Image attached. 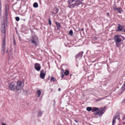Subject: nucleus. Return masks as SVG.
Segmentation results:
<instances>
[{
    "label": "nucleus",
    "mask_w": 125,
    "mask_h": 125,
    "mask_svg": "<svg viewBox=\"0 0 125 125\" xmlns=\"http://www.w3.org/2000/svg\"><path fill=\"white\" fill-rule=\"evenodd\" d=\"M9 54H11V51H9Z\"/></svg>",
    "instance_id": "ea45409f"
},
{
    "label": "nucleus",
    "mask_w": 125,
    "mask_h": 125,
    "mask_svg": "<svg viewBox=\"0 0 125 125\" xmlns=\"http://www.w3.org/2000/svg\"><path fill=\"white\" fill-rule=\"evenodd\" d=\"M55 79L53 77H51L50 80V81H51L54 82L55 81Z\"/></svg>",
    "instance_id": "b1692460"
},
{
    "label": "nucleus",
    "mask_w": 125,
    "mask_h": 125,
    "mask_svg": "<svg viewBox=\"0 0 125 125\" xmlns=\"http://www.w3.org/2000/svg\"><path fill=\"white\" fill-rule=\"evenodd\" d=\"M124 30V31H125V30Z\"/></svg>",
    "instance_id": "603ef678"
},
{
    "label": "nucleus",
    "mask_w": 125,
    "mask_h": 125,
    "mask_svg": "<svg viewBox=\"0 0 125 125\" xmlns=\"http://www.w3.org/2000/svg\"><path fill=\"white\" fill-rule=\"evenodd\" d=\"M107 15H109V14H108V13H107Z\"/></svg>",
    "instance_id": "09e8293b"
},
{
    "label": "nucleus",
    "mask_w": 125,
    "mask_h": 125,
    "mask_svg": "<svg viewBox=\"0 0 125 125\" xmlns=\"http://www.w3.org/2000/svg\"><path fill=\"white\" fill-rule=\"evenodd\" d=\"M123 39H125V38L124 37H123Z\"/></svg>",
    "instance_id": "3c124183"
},
{
    "label": "nucleus",
    "mask_w": 125,
    "mask_h": 125,
    "mask_svg": "<svg viewBox=\"0 0 125 125\" xmlns=\"http://www.w3.org/2000/svg\"><path fill=\"white\" fill-rule=\"evenodd\" d=\"M5 37L4 36V38L3 39V44L2 48V50L3 51L4 53V52L5 49Z\"/></svg>",
    "instance_id": "39448f33"
},
{
    "label": "nucleus",
    "mask_w": 125,
    "mask_h": 125,
    "mask_svg": "<svg viewBox=\"0 0 125 125\" xmlns=\"http://www.w3.org/2000/svg\"><path fill=\"white\" fill-rule=\"evenodd\" d=\"M104 99V98H100V99H96V100L97 101H100L101 100H103V99Z\"/></svg>",
    "instance_id": "bb28decb"
},
{
    "label": "nucleus",
    "mask_w": 125,
    "mask_h": 125,
    "mask_svg": "<svg viewBox=\"0 0 125 125\" xmlns=\"http://www.w3.org/2000/svg\"><path fill=\"white\" fill-rule=\"evenodd\" d=\"M125 90V82H124V84L121 88L120 90L121 92L120 93V94H122Z\"/></svg>",
    "instance_id": "1a4fd4ad"
},
{
    "label": "nucleus",
    "mask_w": 125,
    "mask_h": 125,
    "mask_svg": "<svg viewBox=\"0 0 125 125\" xmlns=\"http://www.w3.org/2000/svg\"><path fill=\"white\" fill-rule=\"evenodd\" d=\"M86 110L88 111H90L92 110V107H87L86 108Z\"/></svg>",
    "instance_id": "6ab92c4d"
},
{
    "label": "nucleus",
    "mask_w": 125,
    "mask_h": 125,
    "mask_svg": "<svg viewBox=\"0 0 125 125\" xmlns=\"http://www.w3.org/2000/svg\"><path fill=\"white\" fill-rule=\"evenodd\" d=\"M124 118H123V120H124Z\"/></svg>",
    "instance_id": "8fccbe9b"
},
{
    "label": "nucleus",
    "mask_w": 125,
    "mask_h": 125,
    "mask_svg": "<svg viewBox=\"0 0 125 125\" xmlns=\"http://www.w3.org/2000/svg\"><path fill=\"white\" fill-rule=\"evenodd\" d=\"M54 10L56 11V13H54L55 14H56V13H57L58 12V9L57 8H56L54 9Z\"/></svg>",
    "instance_id": "cd10ccee"
},
{
    "label": "nucleus",
    "mask_w": 125,
    "mask_h": 125,
    "mask_svg": "<svg viewBox=\"0 0 125 125\" xmlns=\"http://www.w3.org/2000/svg\"><path fill=\"white\" fill-rule=\"evenodd\" d=\"M55 23L57 27V30H59L61 28V24L59 22H56Z\"/></svg>",
    "instance_id": "2eb2a0df"
},
{
    "label": "nucleus",
    "mask_w": 125,
    "mask_h": 125,
    "mask_svg": "<svg viewBox=\"0 0 125 125\" xmlns=\"http://www.w3.org/2000/svg\"><path fill=\"white\" fill-rule=\"evenodd\" d=\"M94 114L95 115H97L98 114L99 115V113L98 112V111L97 112H94Z\"/></svg>",
    "instance_id": "c756f323"
},
{
    "label": "nucleus",
    "mask_w": 125,
    "mask_h": 125,
    "mask_svg": "<svg viewBox=\"0 0 125 125\" xmlns=\"http://www.w3.org/2000/svg\"><path fill=\"white\" fill-rule=\"evenodd\" d=\"M13 8H15V6H13Z\"/></svg>",
    "instance_id": "a18cd8bd"
},
{
    "label": "nucleus",
    "mask_w": 125,
    "mask_h": 125,
    "mask_svg": "<svg viewBox=\"0 0 125 125\" xmlns=\"http://www.w3.org/2000/svg\"><path fill=\"white\" fill-rule=\"evenodd\" d=\"M38 4L36 2L34 3L33 4V6L34 8H37L38 7Z\"/></svg>",
    "instance_id": "412c9836"
},
{
    "label": "nucleus",
    "mask_w": 125,
    "mask_h": 125,
    "mask_svg": "<svg viewBox=\"0 0 125 125\" xmlns=\"http://www.w3.org/2000/svg\"><path fill=\"white\" fill-rule=\"evenodd\" d=\"M32 44H34L36 46H37L36 43V39L35 37L32 36L31 39L29 41Z\"/></svg>",
    "instance_id": "f03ea898"
},
{
    "label": "nucleus",
    "mask_w": 125,
    "mask_h": 125,
    "mask_svg": "<svg viewBox=\"0 0 125 125\" xmlns=\"http://www.w3.org/2000/svg\"><path fill=\"white\" fill-rule=\"evenodd\" d=\"M99 109L98 108L95 107L92 109V112H93L94 111H98L99 110Z\"/></svg>",
    "instance_id": "a211bd4d"
},
{
    "label": "nucleus",
    "mask_w": 125,
    "mask_h": 125,
    "mask_svg": "<svg viewBox=\"0 0 125 125\" xmlns=\"http://www.w3.org/2000/svg\"><path fill=\"white\" fill-rule=\"evenodd\" d=\"M123 28V27L120 24H118L117 29L116 30V31H121L122 30Z\"/></svg>",
    "instance_id": "6e6552de"
},
{
    "label": "nucleus",
    "mask_w": 125,
    "mask_h": 125,
    "mask_svg": "<svg viewBox=\"0 0 125 125\" xmlns=\"http://www.w3.org/2000/svg\"><path fill=\"white\" fill-rule=\"evenodd\" d=\"M34 67L35 69L37 71H39L40 69L41 66L39 64L36 63L35 64Z\"/></svg>",
    "instance_id": "20e7f679"
},
{
    "label": "nucleus",
    "mask_w": 125,
    "mask_h": 125,
    "mask_svg": "<svg viewBox=\"0 0 125 125\" xmlns=\"http://www.w3.org/2000/svg\"><path fill=\"white\" fill-rule=\"evenodd\" d=\"M115 42V45L117 47H118L119 45V43H118L117 42Z\"/></svg>",
    "instance_id": "c85d7f7f"
},
{
    "label": "nucleus",
    "mask_w": 125,
    "mask_h": 125,
    "mask_svg": "<svg viewBox=\"0 0 125 125\" xmlns=\"http://www.w3.org/2000/svg\"><path fill=\"white\" fill-rule=\"evenodd\" d=\"M20 20V18L19 17H16V21H19Z\"/></svg>",
    "instance_id": "473e14b6"
},
{
    "label": "nucleus",
    "mask_w": 125,
    "mask_h": 125,
    "mask_svg": "<svg viewBox=\"0 0 125 125\" xmlns=\"http://www.w3.org/2000/svg\"><path fill=\"white\" fill-rule=\"evenodd\" d=\"M58 90L59 91H60L61 90V88H59L58 89Z\"/></svg>",
    "instance_id": "79ce46f5"
},
{
    "label": "nucleus",
    "mask_w": 125,
    "mask_h": 125,
    "mask_svg": "<svg viewBox=\"0 0 125 125\" xmlns=\"http://www.w3.org/2000/svg\"><path fill=\"white\" fill-rule=\"evenodd\" d=\"M83 52H80L75 56V57L77 58H81L83 56Z\"/></svg>",
    "instance_id": "0eeeda50"
},
{
    "label": "nucleus",
    "mask_w": 125,
    "mask_h": 125,
    "mask_svg": "<svg viewBox=\"0 0 125 125\" xmlns=\"http://www.w3.org/2000/svg\"><path fill=\"white\" fill-rule=\"evenodd\" d=\"M105 107L104 108H101L100 110L98 111L99 113V115L103 114L104 113V110L105 108Z\"/></svg>",
    "instance_id": "ddd939ff"
},
{
    "label": "nucleus",
    "mask_w": 125,
    "mask_h": 125,
    "mask_svg": "<svg viewBox=\"0 0 125 125\" xmlns=\"http://www.w3.org/2000/svg\"><path fill=\"white\" fill-rule=\"evenodd\" d=\"M72 74H70V76H72Z\"/></svg>",
    "instance_id": "de8ad7c7"
},
{
    "label": "nucleus",
    "mask_w": 125,
    "mask_h": 125,
    "mask_svg": "<svg viewBox=\"0 0 125 125\" xmlns=\"http://www.w3.org/2000/svg\"><path fill=\"white\" fill-rule=\"evenodd\" d=\"M41 91L40 90H38L37 91V94L38 95L37 96L38 97H39L41 94Z\"/></svg>",
    "instance_id": "f3484780"
},
{
    "label": "nucleus",
    "mask_w": 125,
    "mask_h": 125,
    "mask_svg": "<svg viewBox=\"0 0 125 125\" xmlns=\"http://www.w3.org/2000/svg\"><path fill=\"white\" fill-rule=\"evenodd\" d=\"M114 40L115 42L119 43L121 41V39L119 38V36L118 35H116L115 36Z\"/></svg>",
    "instance_id": "423d86ee"
},
{
    "label": "nucleus",
    "mask_w": 125,
    "mask_h": 125,
    "mask_svg": "<svg viewBox=\"0 0 125 125\" xmlns=\"http://www.w3.org/2000/svg\"><path fill=\"white\" fill-rule=\"evenodd\" d=\"M73 34V31L72 30H70L69 32V34L71 36H72Z\"/></svg>",
    "instance_id": "393cba45"
},
{
    "label": "nucleus",
    "mask_w": 125,
    "mask_h": 125,
    "mask_svg": "<svg viewBox=\"0 0 125 125\" xmlns=\"http://www.w3.org/2000/svg\"><path fill=\"white\" fill-rule=\"evenodd\" d=\"M2 125H7V124H5L4 123H2Z\"/></svg>",
    "instance_id": "58836bf2"
},
{
    "label": "nucleus",
    "mask_w": 125,
    "mask_h": 125,
    "mask_svg": "<svg viewBox=\"0 0 125 125\" xmlns=\"http://www.w3.org/2000/svg\"><path fill=\"white\" fill-rule=\"evenodd\" d=\"M82 1L83 0H77L76 1V2L74 3L75 5L77 6L82 4Z\"/></svg>",
    "instance_id": "9d476101"
},
{
    "label": "nucleus",
    "mask_w": 125,
    "mask_h": 125,
    "mask_svg": "<svg viewBox=\"0 0 125 125\" xmlns=\"http://www.w3.org/2000/svg\"><path fill=\"white\" fill-rule=\"evenodd\" d=\"M83 28H82L81 30V31H83Z\"/></svg>",
    "instance_id": "37998d69"
},
{
    "label": "nucleus",
    "mask_w": 125,
    "mask_h": 125,
    "mask_svg": "<svg viewBox=\"0 0 125 125\" xmlns=\"http://www.w3.org/2000/svg\"><path fill=\"white\" fill-rule=\"evenodd\" d=\"M118 116L115 115L113 118L112 122V125H114L115 122V120L116 118L118 117Z\"/></svg>",
    "instance_id": "f8f14e48"
},
{
    "label": "nucleus",
    "mask_w": 125,
    "mask_h": 125,
    "mask_svg": "<svg viewBox=\"0 0 125 125\" xmlns=\"http://www.w3.org/2000/svg\"><path fill=\"white\" fill-rule=\"evenodd\" d=\"M42 113L41 111H39L38 113V117L41 116Z\"/></svg>",
    "instance_id": "aec40b11"
},
{
    "label": "nucleus",
    "mask_w": 125,
    "mask_h": 125,
    "mask_svg": "<svg viewBox=\"0 0 125 125\" xmlns=\"http://www.w3.org/2000/svg\"><path fill=\"white\" fill-rule=\"evenodd\" d=\"M13 40H14V45H15V37L14 36L13 37Z\"/></svg>",
    "instance_id": "c9c22d12"
},
{
    "label": "nucleus",
    "mask_w": 125,
    "mask_h": 125,
    "mask_svg": "<svg viewBox=\"0 0 125 125\" xmlns=\"http://www.w3.org/2000/svg\"><path fill=\"white\" fill-rule=\"evenodd\" d=\"M17 85L16 86V89L18 91L20 90L22 88L21 85L22 83L21 82L19 81L17 82Z\"/></svg>",
    "instance_id": "7ed1b4c3"
},
{
    "label": "nucleus",
    "mask_w": 125,
    "mask_h": 125,
    "mask_svg": "<svg viewBox=\"0 0 125 125\" xmlns=\"http://www.w3.org/2000/svg\"><path fill=\"white\" fill-rule=\"evenodd\" d=\"M8 52V50H7L6 51V52L7 53Z\"/></svg>",
    "instance_id": "49530a36"
},
{
    "label": "nucleus",
    "mask_w": 125,
    "mask_h": 125,
    "mask_svg": "<svg viewBox=\"0 0 125 125\" xmlns=\"http://www.w3.org/2000/svg\"><path fill=\"white\" fill-rule=\"evenodd\" d=\"M8 10L9 6L7 5H6L5 9L6 16V17L7 16V15L8 14Z\"/></svg>",
    "instance_id": "4468645a"
},
{
    "label": "nucleus",
    "mask_w": 125,
    "mask_h": 125,
    "mask_svg": "<svg viewBox=\"0 0 125 125\" xmlns=\"http://www.w3.org/2000/svg\"><path fill=\"white\" fill-rule=\"evenodd\" d=\"M64 76V74H62H62L61 76V77H62V78H63V77Z\"/></svg>",
    "instance_id": "4c0bfd02"
},
{
    "label": "nucleus",
    "mask_w": 125,
    "mask_h": 125,
    "mask_svg": "<svg viewBox=\"0 0 125 125\" xmlns=\"http://www.w3.org/2000/svg\"><path fill=\"white\" fill-rule=\"evenodd\" d=\"M116 9V10H118V12L119 13H121V10H122V9L121 8H117Z\"/></svg>",
    "instance_id": "4be33fe9"
},
{
    "label": "nucleus",
    "mask_w": 125,
    "mask_h": 125,
    "mask_svg": "<svg viewBox=\"0 0 125 125\" xmlns=\"http://www.w3.org/2000/svg\"><path fill=\"white\" fill-rule=\"evenodd\" d=\"M117 119H118V120H120V117H118V118H117Z\"/></svg>",
    "instance_id": "c03bdc74"
},
{
    "label": "nucleus",
    "mask_w": 125,
    "mask_h": 125,
    "mask_svg": "<svg viewBox=\"0 0 125 125\" xmlns=\"http://www.w3.org/2000/svg\"><path fill=\"white\" fill-rule=\"evenodd\" d=\"M64 73L66 75H67L69 73V71L67 70H66Z\"/></svg>",
    "instance_id": "5701e85b"
},
{
    "label": "nucleus",
    "mask_w": 125,
    "mask_h": 125,
    "mask_svg": "<svg viewBox=\"0 0 125 125\" xmlns=\"http://www.w3.org/2000/svg\"><path fill=\"white\" fill-rule=\"evenodd\" d=\"M45 75V73H40V77L42 79H43L44 78Z\"/></svg>",
    "instance_id": "dca6fc26"
},
{
    "label": "nucleus",
    "mask_w": 125,
    "mask_h": 125,
    "mask_svg": "<svg viewBox=\"0 0 125 125\" xmlns=\"http://www.w3.org/2000/svg\"><path fill=\"white\" fill-rule=\"evenodd\" d=\"M122 103L123 104H125V97L124 99L123 100L122 102Z\"/></svg>",
    "instance_id": "2f4dec72"
},
{
    "label": "nucleus",
    "mask_w": 125,
    "mask_h": 125,
    "mask_svg": "<svg viewBox=\"0 0 125 125\" xmlns=\"http://www.w3.org/2000/svg\"><path fill=\"white\" fill-rule=\"evenodd\" d=\"M9 88L10 90L13 91L16 89V82L15 81L12 82L9 86Z\"/></svg>",
    "instance_id": "f257e3e1"
},
{
    "label": "nucleus",
    "mask_w": 125,
    "mask_h": 125,
    "mask_svg": "<svg viewBox=\"0 0 125 125\" xmlns=\"http://www.w3.org/2000/svg\"><path fill=\"white\" fill-rule=\"evenodd\" d=\"M70 2H72L74 1V0H69Z\"/></svg>",
    "instance_id": "f704fd0d"
},
{
    "label": "nucleus",
    "mask_w": 125,
    "mask_h": 125,
    "mask_svg": "<svg viewBox=\"0 0 125 125\" xmlns=\"http://www.w3.org/2000/svg\"><path fill=\"white\" fill-rule=\"evenodd\" d=\"M44 70L42 69V70L40 71V73H44Z\"/></svg>",
    "instance_id": "72a5a7b5"
},
{
    "label": "nucleus",
    "mask_w": 125,
    "mask_h": 125,
    "mask_svg": "<svg viewBox=\"0 0 125 125\" xmlns=\"http://www.w3.org/2000/svg\"><path fill=\"white\" fill-rule=\"evenodd\" d=\"M72 5L73 7H74L75 5L74 3V4H72Z\"/></svg>",
    "instance_id": "e433bc0d"
},
{
    "label": "nucleus",
    "mask_w": 125,
    "mask_h": 125,
    "mask_svg": "<svg viewBox=\"0 0 125 125\" xmlns=\"http://www.w3.org/2000/svg\"><path fill=\"white\" fill-rule=\"evenodd\" d=\"M5 25L4 23L2 24L1 26V32L2 33H5Z\"/></svg>",
    "instance_id": "9b49d317"
},
{
    "label": "nucleus",
    "mask_w": 125,
    "mask_h": 125,
    "mask_svg": "<svg viewBox=\"0 0 125 125\" xmlns=\"http://www.w3.org/2000/svg\"><path fill=\"white\" fill-rule=\"evenodd\" d=\"M125 124V123H124H124H123V124Z\"/></svg>",
    "instance_id": "864d4df0"
},
{
    "label": "nucleus",
    "mask_w": 125,
    "mask_h": 125,
    "mask_svg": "<svg viewBox=\"0 0 125 125\" xmlns=\"http://www.w3.org/2000/svg\"><path fill=\"white\" fill-rule=\"evenodd\" d=\"M22 92L23 93V94H27V91H26L25 90L23 89L22 90Z\"/></svg>",
    "instance_id": "a878e982"
},
{
    "label": "nucleus",
    "mask_w": 125,
    "mask_h": 125,
    "mask_svg": "<svg viewBox=\"0 0 125 125\" xmlns=\"http://www.w3.org/2000/svg\"><path fill=\"white\" fill-rule=\"evenodd\" d=\"M48 22L50 25H51V21L50 20V19H48Z\"/></svg>",
    "instance_id": "7c9ffc66"
},
{
    "label": "nucleus",
    "mask_w": 125,
    "mask_h": 125,
    "mask_svg": "<svg viewBox=\"0 0 125 125\" xmlns=\"http://www.w3.org/2000/svg\"><path fill=\"white\" fill-rule=\"evenodd\" d=\"M74 121L76 123H78V121H77L76 120H75Z\"/></svg>",
    "instance_id": "a19ab883"
}]
</instances>
